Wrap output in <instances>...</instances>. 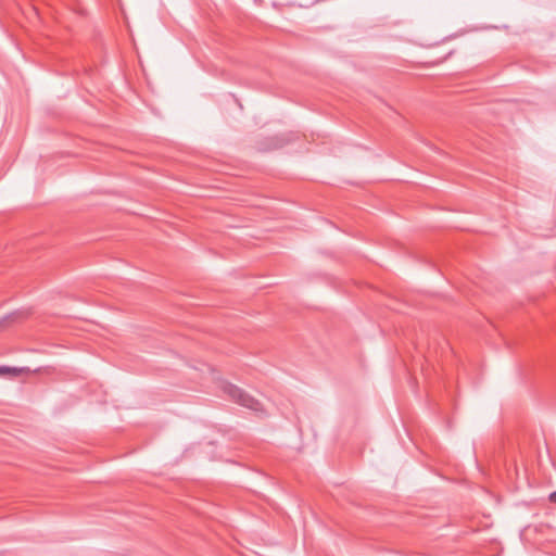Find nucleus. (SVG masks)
<instances>
[{
  "label": "nucleus",
  "instance_id": "3",
  "mask_svg": "<svg viewBox=\"0 0 556 556\" xmlns=\"http://www.w3.org/2000/svg\"><path fill=\"white\" fill-rule=\"evenodd\" d=\"M20 371H21V369H17V368H14V367L12 368V367H8V366H0V375L9 374V372L17 375Z\"/></svg>",
  "mask_w": 556,
  "mask_h": 556
},
{
  "label": "nucleus",
  "instance_id": "2",
  "mask_svg": "<svg viewBox=\"0 0 556 556\" xmlns=\"http://www.w3.org/2000/svg\"><path fill=\"white\" fill-rule=\"evenodd\" d=\"M23 313L15 312V313L4 316L2 319H0V326L7 324L9 321H13V320L17 319Z\"/></svg>",
  "mask_w": 556,
  "mask_h": 556
},
{
  "label": "nucleus",
  "instance_id": "1",
  "mask_svg": "<svg viewBox=\"0 0 556 556\" xmlns=\"http://www.w3.org/2000/svg\"><path fill=\"white\" fill-rule=\"evenodd\" d=\"M223 391L226 395L229 396L230 400L240 404L241 406H244L255 412L262 410L261 403L256 399L248 394L245 391L238 388L237 386L231 383H225L223 386Z\"/></svg>",
  "mask_w": 556,
  "mask_h": 556
},
{
  "label": "nucleus",
  "instance_id": "4",
  "mask_svg": "<svg viewBox=\"0 0 556 556\" xmlns=\"http://www.w3.org/2000/svg\"><path fill=\"white\" fill-rule=\"evenodd\" d=\"M549 501L554 504H556V491L552 492L549 494Z\"/></svg>",
  "mask_w": 556,
  "mask_h": 556
}]
</instances>
